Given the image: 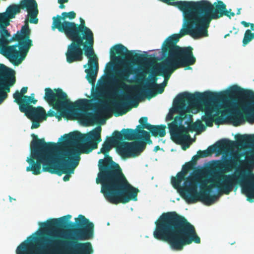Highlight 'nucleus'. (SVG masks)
<instances>
[{
	"label": "nucleus",
	"instance_id": "f257e3e1",
	"mask_svg": "<svg viewBox=\"0 0 254 254\" xmlns=\"http://www.w3.org/2000/svg\"><path fill=\"white\" fill-rule=\"evenodd\" d=\"M200 104L204 111L201 120L207 127H212L213 122H222L226 117L235 127L245 121L254 123V92L252 90L234 85L229 90L219 93L184 92L174 101V110L179 116L168 124L171 138L176 143L181 144L189 139V131L204 128L200 121L192 122V115L190 114Z\"/></svg>",
	"mask_w": 254,
	"mask_h": 254
},
{
	"label": "nucleus",
	"instance_id": "f03ea898",
	"mask_svg": "<svg viewBox=\"0 0 254 254\" xmlns=\"http://www.w3.org/2000/svg\"><path fill=\"white\" fill-rule=\"evenodd\" d=\"M237 143L243 148L250 150L235 156L233 159L224 162L215 161L209 169H198L185 179L186 174L182 171L176 177H172L173 187L178 190L182 197L189 203L198 201L210 205L218 198L216 194L210 195L212 185L208 175H212L219 181L215 187L225 194H229L235 187L240 186L247 200L253 202L254 199V135H241L237 138Z\"/></svg>",
	"mask_w": 254,
	"mask_h": 254
},
{
	"label": "nucleus",
	"instance_id": "7ed1b4c3",
	"mask_svg": "<svg viewBox=\"0 0 254 254\" xmlns=\"http://www.w3.org/2000/svg\"><path fill=\"white\" fill-rule=\"evenodd\" d=\"M30 158L26 161L29 164L26 171L32 172L35 175H39L42 171L59 176L65 174L63 180L69 181L70 174L79 164L80 152L76 149L63 147L58 148L55 142H46L44 138L39 139L34 133L31 134Z\"/></svg>",
	"mask_w": 254,
	"mask_h": 254
},
{
	"label": "nucleus",
	"instance_id": "20e7f679",
	"mask_svg": "<svg viewBox=\"0 0 254 254\" xmlns=\"http://www.w3.org/2000/svg\"><path fill=\"white\" fill-rule=\"evenodd\" d=\"M112 147L103 143L100 149L105 158L99 161L96 183L101 184V192L111 203L125 204L130 200L136 201L139 190L129 184L120 165L108 154Z\"/></svg>",
	"mask_w": 254,
	"mask_h": 254
},
{
	"label": "nucleus",
	"instance_id": "39448f33",
	"mask_svg": "<svg viewBox=\"0 0 254 254\" xmlns=\"http://www.w3.org/2000/svg\"><path fill=\"white\" fill-rule=\"evenodd\" d=\"M172 37L167 38L162 46V52L165 57L161 63L153 69L151 72V77L146 84L140 87L134 88V90L140 98L144 97L148 99L156 95L153 91L154 86L157 84V75L163 76L169 79L171 74L180 67L193 65L196 62L193 55V49L189 46L180 47L177 45L178 38L171 40Z\"/></svg>",
	"mask_w": 254,
	"mask_h": 254
},
{
	"label": "nucleus",
	"instance_id": "423d86ee",
	"mask_svg": "<svg viewBox=\"0 0 254 254\" xmlns=\"http://www.w3.org/2000/svg\"><path fill=\"white\" fill-rule=\"evenodd\" d=\"M71 218V215L68 214L39 222L41 230L39 236L33 238V241H28L31 238L28 237L17 247L16 254H61L64 250H66V245L64 235L60 229L65 228Z\"/></svg>",
	"mask_w": 254,
	"mask_h": 254
},
{
	"label": "nucleus",
	"instance_id": "0eeeda50",
	"mask_svg": "<svg viewBox=\"0 0 254 254\" xmlns=\"http://www.w3.org/2000/svg\"><path fill=\"white\" fill-rule=\"evenodd\" d=\"M154 237L167 242L171 248L181 251L192 242L200 243L194 227L184 216L175 211L163 213L155 222Z\"/></svg>",
	"mask_w": 254,
	"mask_h": 254
},
{
	"label": "nucleus",
	"instance_id": "6e6552de",
	"mask_svg": "<svg viewBox=\"0 0 254 254\" xmlns=\"http://www.w3.org/2000/svg\"><path fill=\"white\" fill-rule=\"evenodd\" d=\"M80 21L79 24L75 22L67 23L70 30L66 37L71 42L68 45L65 53L66 61L69 64L81 61L84 51L89 59L88 68L85 70L86 77L89 83L93 84L98 70V58L93 49L94 35L91 30L86 26L84 19L80 18Z\"/></svg>",
	"mask_w": 254,
	"mask_h": 254
},
{
	"label": "nucleus",
	"instance_id": "1a4fd4ad",
	"mask_svg": "<svg viewBox=\"0 0 254 254\" xmlns=\"http://www.w3.org/2000/svg\"><path fill=\"white\" fill-rule=\"evenodd\" d=\"M31 30L28 20L26 19L24 25L17 31L11 38V41H17V44L12 46L4 44L0 46V52L14 65H18L25 58L30 48L33 45L30 39Z\"/></svg>",
	"mask_w": 254,
	"mask_h": 254
},
{
	"label": "nucleus",
	"instance_id": "9d476101",
	"mask_svg": "<svg viewBox=\"0 0 254 254\" xmlns=\"http://www.w3.org/2000/svg\"><path fill=\"white\" fill-rule=\"evenodd\" d=\"M102 127L98 126L86 134L72 132L63 136L64 141L60 145L64 147L76 149L81 153L88 154L97 149L102 141Z\"/></svg>",
	"mask_w": 254,
	"mask_h": 254
},
{
	"label": "nucleus",
	"instance_id": "9b49d317",
	"mask_svg": "<svg viewBox=\"0 0 254 254\" xmlns=\"http://www.w3.org/2000/svg\"><path fill=\"white\" fill-rule=\"evenodd\" d=\"M201 3V0L196 2L180 1L174 2V5L176 4L184 13V23L179 34H173L168 38L172 37V40L178 38L179 41L181 37L190 35L193 38H197Z\"/></svg>",
	"mask_w": 254,
	"mask_h": 254
},
{
	"label": "nucleus",
	"instance_id": "f8f14e48",
	"mask_svg": "<svg viewBox=\"0 0 254 254\" xmlns=\"http://www.w3.org/2000/svg\"><path fill=\"white\" fill-rule=\"evenodd\" d=\"M227 15L226 5L221 0L212 4L210 2L202 0L200 6L197 38L208 36L207 29L212 20L217 19Z\"/></svg>",
	"mask_w": 254,
	"mask_h": 254
},
{
	"label": "nucleus",
	"instance_id": "ddd939ff",
	"mask_svg": "<svg viewBox=\"0 0 254 254\" xmlns=\"http://www.w3.org/2000/svg\"><path fill=\"white\" fill-rule=\"evenodd\" d=\"M75 223L69 222L72 236L70 240L83 241L92 239L94 235V224L82 215L75 218Z\"/></svg>",
	"mask_w": 254,
	"mask_h": 254
},
{
	"label": "nucleus",
	"instance_id": "4468645a",
	"mask_svg": "<svg viewBox=\"0 0 254 254\" xmlns=\"http://www.w3.org/2000/svg\"><path fill=\"white\" fill-rule=\"evenodd\" d=\"M44 100L48 104L58 111H64L71 106L72 103L68 99L67 94L61 88L45 89Z\"/></svg>",
	"mask_w": 254,
	"mask_h": 254
},
{
	"label": "nucleus",
	"instance_id": "2eb2a0df",
	"mask_svg": "<svg viewBox=\"0 0 254 254\" xmlns=\"http://www.w3.org/2000/svg\"><path fill=\"white\" fill-rule=\"evenodd\" d=\"M110 58L112 61L125 64L128 59L133 58L135 61L140 63L150 62L151 58L147 55L135 54L129 51L123 45L119 44L114 45L110 50Z\"/></svg>",
	"mask_w": 254,
	"mask_h": 254
},
{
	"label": "nucleus",
	"instance_id": "dca6fc26",
	"mask_svg": "<svg viewBox=\"0 0 254 254\" xmlns=\"http://www.w3.org/2000/svg\"><path fill=\"white\" fill-rule=\"evenodd\" d=\"M241 135H238L236 137V142L227 139H223L221 140H219L216 144L209 146L206 150L203 151L198 150L197 152V154L198 155H199V158H205L211 155L212 153L217 151H226L232 149L233 148L236 146V145H237L238 147H240L243 150H245L244 152H242V153H244L251 149L249 148L244 149L238 144V143H237V138H239ZM243 135H254V134H243ZM241 154H242V153L235 154L230 160L233 159L234 156H239V155ZM228 160L229 159L226 160V161ZM225 161H226V160H225ZM223 162H224V161Z\"/></svg>",
	"mask_w": 254,
	"mask_h": 254
},
{
	"label": "nucleus",
	"instance_id": "f3484780",
	"mask_svg": "<svg viewBox=\"0 0 254 254\" xmlns=\"http://www.w3.org/2000/svg\"><path fill=\"white\" fill-rule=\"evenodd\" d=\"M21 9H25L27 11L31 23H38V4L35 0H21L19 4L9 5L6 11L10 14L11 17L15 18L16 14L19 13Z\"/></svg>",
	"mask_w": 254,
	"mask_h": 254
},
{
	"label": "nucleus",
	"instance_id": "a211bd4d",
	"mask_svg": "<svg viewBox=\"0 0 254 254\" xmlns=\"http://www.w3.org/2000/svg\"><path fill=\"white\" fill-rule=\"evenodd\" d=\"M0 104L7 97L10 87L16 81L15 71L5 65L0 64Z\"/></svg>",
	"mask_w": 254,
	"mask_h": 254
},
{
	"label": "nucleus",
	"instance_id": "6ab92c4d",
	"mask_svg": "<svg viewBox=\"0 0 254 254\" xmlns=\"http://www.w3.org/2000/svg\"><path fill=\"white\" fill-rule=\"evenodd\" d=\"M137 69H133L131 66H125L116 72L117 87L121 90H124L128 88V86L126 82L128 81V79L131 74H136L137 78L141 80L145 79L147 71L143 69L141 72L136 73Z\"/></svg>",
	"mask_w": 254,
	"mask_h": 254
},
{
	"label": "nucleus",
	"instance_id": "aec40b11",
	"mask_svg": "<svg viewBox=\"0 0 254 254\" xmlns=\"http://www.w3.org/2000/svg\"><path fill=\"white\" fill-rule=\"evenodd\" d=\"M146 141L142 140L132 142L123 141L120 143L117 149L123 156L126 157L138 156L146 147Z\"/></svg>",
	"mask_w": 254,
	"mask_h": 254
},
{
	"label": "nucleus",
	"instance_id": "412c9836",
	"mask_svg": "<svg viewBox=\"0 0 254 254\" xmlns=\"http://www.w3.org/2000/svg\"><path fill=\"white\" fill-rule=\"evenodd\" d=\"M76 17V13L74 11H71L68 12H63L61 15H57L52 18L53 22L52 24V29L55 30L58 29L61 33H63L66 36L70 29L68 26V23H74L65 20L66 18L69 20H72Z\"/></svg>",
	"mask_w": 254,
	"mask_h": 254
},
{
	"label": "nucleus",
	"instance_id": "4be33fe9",
	"mask_svg": "<svg viewBox=\"0 0 254 254\" xmlns=\"http://www.w3.org/2000/svg\"><path fill=\"white\" fill-rule=\"evenodd\" d=\"M66 250L68 254H93L94 250L90 242H79L78 241H65Z\"/></svg>",
	"mask_w": 254,
	"mask_h": 254
},
{
	"label": "nucleus",
	"instance_id": "5701e85b",
	"mask_svg": "<svg viewBox=\"0 0 254 254\" xmlns=\"http://www.w3.org/2000/svg\"><path fill=\"white\" fill-rule=\"evenodd\" d=\"M123 140L142 139L149 144L152 143L149 133L143 129L123 128L120 132Z\"/></svg>",
	"mask_w": 254,
	"mask_h": 254
},
{
	"label": "nucleus",
	"instance_id": "b1692460",
	"mask_svg": "<svg viewBox=\"0 0 254 254\" xmlns=\"http://www.w3.org/2000/svg\"><path fill=\"white\" fill-rule=\"evenodd\" d=\"M6 11L5 12L0 13V46L4 44H9L11 39L8 40L7 37L10 36L6 27L9 25L10 19L14 18Z\"/></svg>",
	"mask_w": 254,
	"mask_h": 254
},
{
	"label": "nucleus",
	"instance_id": "393cba45",
	"mask_svg": "<svg viewBox=\"0 0 254 254\" xmlns=\"http://www.w3.org/2000/svg\"><path fill=\"white\" fill-rule=\"evenodd\" d=\"M29 104H27L23 106H20V112L24 113L29 119H41L42 121L46 120V113L43 107L39 106L36 108Z\"/></svg>",
	"mask_w": 254,
	"mask_h": 254
},
{
	"label": "nucleus",
	"instance_id": "a878e982",
	"mask_svg": "<svg viewBox=\"0 0 254 254\" xmlns=\"http://www.w3.org/2000/svg\"><path fill=\"white\" fill-rule=\"evenodd\" d=\"M132 100V97L129 94L125 93L121 97L119 101L115 103L113 111L116 116H123L126 114L131 109L129 102Z\"/></svg>",
	"mask_w": 254,
	"mask_h": 254
},
{
	"label": "nucleus",
	"instance_id": "bb28decb",
	"mask_svg": "<svg viewBox=\"0 0 254 254\" xmlns=\"http://www.w3.org/2000/svg\"><path fill=\"white\" fill-rule=\"evenodd\" d=\"M28 90L27 87H23L20 92L16 91L13 95L14 102H16L20 108V106H23L27 104L32 103L35 104L37 100L34 99V94L33 93L30 96L24 95Z\"/></svg>",
	"mask_w": 254,
	"mask_h": 254
},
{
	"label": "nucleus",
	"instance_id": "cd10ccee",
	"mask_svg": "<svg viewBox=\"0 0 254 254\" xmlns=\"http://www.w3.org/2000/svg\"><path fill=\"white\" fill-rule=\"evenodd\" d=\"M150 127L148 130L151 135L155 137H164L166 135V126L161 125H152L149 126Z\"/></svg>",
	"mask_w": 254,
	"mask_h": 254
},
{
	"label": "nucleus",
	"instance_id": "c85d7f7f",
	"mask_svg": "<svg viewBox=\"0 0 254 254\" xmlns=\"http://www.w3.org/2000/svg\"><path fill=\"white\" fill-rule=\"evenodd\" d=\"M123 140L121 133L117 130H115L113 133V136H107L104 143L111 145L112 147L114 143H117Z\"/></svg>",
	"mask_w": 254,
	"mask_h": 254
},
{
	"label": "nucleus",
	"instance_id": "c756f323",
	"mask_svg": "<svg viewBox=\"0 0 254 254\" xmlns=\"http://www.w3.org/2000/svg\"><path fill=\"white\" fill-rule=\"evenodd\" d=\"M253 39H254V33H252L251 30L247 29L244 34L243 45L245 46Z\"/></svg>",
	"mask_w": 254,
	"mask_h": 254
},
{
	"label": "nucleus",
	"instance_id": "7c9ffc66",
	"mask_svg": "<svg viewBox=\"0 0 254 254\" xmlns=\"http://www.w3.org/2000/svg\"><path fill=\"white\" fill-rule=\"evenodd\" d=\"M148 118L146 117H141L139 120V122L140 123V125H138L136 127L137 129H143V128H146L148 130L149 129L150 127L152 125L148 124L147 123Z\"/></svg>",
	"mask_w": 254,
	"mask_h": 254
},
{
	"label": "nucleus",
	"instance_id": "2f4dec72",
	"mask_svg": "<svg viewBox=\"0 0 254 254\" xmlns=\"http://www.w3.org/2000/svg\"><path fill=\"white\" fill-rule=\"evenodd\" d=\"M89 101L87 99H80L74 103L75 107L79 110L86 109L88 106Z\"/></svg>",
	"mask_w": 254,
	"mask_h": 254
},
{
	"label": "nucleus",
	"instance_id": "473e14b6",
	"mask_svg": "<svg viewBox=\"0 0 254 254\" xmlns=\"http://www.w3.org/2000/svg\"><path fill=\"white\" fill-rule=\"evenodd\" d=\"M194 167L195 166H194V164H193V163L191 162H187L185 165H183L182 171L187 174L189 171L193 169Z\"/></svg>",
	"mask_w": 254,
	"mask_h": 254
},
{
	"label": "nucleus",
	"instance_id": "72a5a7b5",
	"mask_svg": "<svg viewBox=\"0 0 254 254\" xmlns=\"http://www.w3.org/2000/svg\"><path fill=\"white\" fill-rule=\"evenodd\" d=\"M114 64L111 62H109L106 65L105 69V73L107 75H111L114 69Z\"/></svg>",
	"mask_w": 254,
	"mask_h": 254
},
{
	"label": "nucleus",
	"instance_id": "f704fd0d",
	"mask_svg": "<svg viewBox=\"0 0 254 254\" xmlns=\"http://www.w3.org/2000/svg\"><path fill=\"white\" fill-rule=\"evenodd\" d=\"M153 91L157 93L161 94L164 90V85L163 84H156L153 88Z\"/></svg>",
	"mask_w": 254,
	"mask_h": 254
},
{
	"label": "nucleus",
	"instance_id": "c9c22d12",
	"mask_svg": "<svg viewBox=\"0 0 254 254\" xmlns=\"http://www.w3.org/2000/svg\"><path fill=\"white\" fill-rule=\"evenodd\" d=\"M32 121V124L31 127V129L37 128L40 127L39 122L41 119H30Z\"/></svg>",
	"mask_w": 254,
	"mask_h": 254
},
{
	"label": "nucleus",
	"instance_id": "e433bc0d",
	"mask_svg": "<svg viewBox=\"0 0 254 254\" xmlns=\"http://www.w3.org/2000/svg\"><path fill=\"white\" fill-rule=\"evenodd\" d=\"M199 158V155H198L197 154L196 155H194L192 157L191 161L190 162L193 163V164H194V166H195L196 164V162Z\"/></svg>",
	"mask_w": 254,
	"mask_h": 254
},
{
	"label": "nucleus",
	"instance_id": "4c0bfd02",
	"mask_svg": "<svg viewBox=\"0 0 254 254\" xmlns=\"http://www.w3.org/2000/svg\"><path fill=\"white\" fill-rule=\"evenodd\" d=\"M47 115V116H49V117H54V116H55L56 115V113H55V112L52 110H50L47 114H46Z\"/></svg>",
	"mask_w": 254,
	"mask_h": 254
},
{
	"label": "nucleus",
	"instance_id": "58836bf2",
	"mask_svg": "<svg viewBox=\"0 0 254 254\" xmlns=\"http://www.w3.org/2000/svg\"><path fill=\"white\" fill-rule=\"evenodd\" d=\"M226 12L227 15H225V16H227L229 17V18H231L232 16H234L235 15V13L233 12H229L226 9Z\"/></svg>",
	"mask_w": 254,
	"mask_h": 254
},
{
	"label": "nucleus",
	"instance_id": "ea45409f",
	"mask_svg": "<svg viewBox=\"0 0 254 254\" xmlns=\"http://www.w3.org/2000/svg\"><path fill=\"white\" fill-rule=\"evenodd\" d=\"M241 23L245 27H248L250 24V23L247 22L245 21H242L241 22Z\"/></svg>",
	"mask_w": 254,
	"mask_h": 254
},
{
	"label": "nucleus",
	"instance_id": "a19ab883",
	"mask_svg": "<svg viewBox=\"0 0 254 254\" xmlns=\"http://www.w3.org/2000/svg\"><path fill=\"white\" fill-rule=\"evenodd\" d=\"M101 111L103 112H106L108 110V107L107 106H103L101 108Z\"/></svg>",
	"mask_w": 254,
	"mask_h": 254
},
{
	"label": "nucleus",
	"instance_id": "79ce46f5",
	"mask_svg": "<svg viewBox=\"0 0 254 254\" xmlns=\"http://www.w3.org/2000/svg\"><path fill=\"white\" fill-rule=\"evenodd\" d=\"M58 1L60 4H62L67 2L68 0H58Z\"/></svg>",
	"mask_w": 254,
	"mask_h": 254
},
{
	"label": "nucleus",
	"instance_id": "37998d69",
	"mask_svg": "<svg viewBox=\"0 0 254 254\" xmlns=\"http://www.w3.org/2000/svg\"><path fill=\"white\" fill-rule=\"evenodd\" d=\"M250 26V27H251V30L254 31V23H251Z\"/></svg>",
	"mask_w": 254,
	"mask_h": 254
},
{
	"label": "nucleus",
	"instance_id": "c03bdc74",
	"mask_svg": "<svg viewBox=\"0 0 254 254\" xmlns=\"http://www.w3.org/2000/svg\"><path fill=\"white\" fill-rule=\"evenodd\" d=\"M59 8L61 9H63L65 8V5L64 4V3L60 4L59 5Z\"/></svg>",
	"mask_w": 254,
	"mask_h": 254
},
{
	"label": "nucleus",
	"instance_id": "a18cd8bd",
	"mask_svg": "<svg viewBox=\"0 0 254 254\" xmlns=\"http://www.w3.org/2000/svg\"><path fill=\"white\" fill-rule=\"evenodd\" d=\"M168 80V79H166V80H165V79H164V82H163V83L162 84H163V85H164V87L166 86V84H167V80Z\"/></svg>",
	"mask_w": 254,
	"mask_h": 254
},
{
	"label": "nucleus",
	"instance_id": "49530a36",
	"mask_svg": "<svg viewBox=\"0 0 254 254\" xmlns=\"http://www.w3.org/2000/svg\"><path fill=\"white\" fill-rule=\"evenodd\" d=\"M160 149V147L159 146H156L154 147V151H157V150Z\"/></svg>",
	"mask_w": 254,
	"mask_h": 254
},
{
	"label": "nucleus",
	"instance_id": "de8ad7c7",
	"mask_svg": "<svg viewBox=\"0 0 254 254\" xmlns=\"http://www.w3.org/2000/svg\"><path fill=\"white\" fill-rule=\"evenodd\" d=\"M233 29L235 30V34H237L238 32V29H236V28L234 27Z\"/></svg>",
	"mask_w": 254,
	"mask_h": 254
},
{
	"label": "nucleus",
	"instance_id": "09e8293b",
	"mask_svg": "<svg viewBox=\"0 0 254 254\" xmlns=\"http://www.w3.org/2000/svg\"><path fill=\"white\" fill-rule=\"evenodd\" d=\"M232 33V31H230V32H229L228 34H227L225 35L224 36V38H226V37H227L228 36H229V35H230V33Z\"/></svg>",
	"mask_w": 254,
	"mask_h": 254
},
{
	"label": "nucleus",
	"instance_id": "8fccbe9b",
	"mask_svg": "<svg viewBox=\"0 0 254 254\" xmlns=\"http://www.w3.org/2000/svg\"><path fill=\"white\" fill-rule=\"evenodd\" d=\"M240 10H241V9H238V11L237 12V14L239 15V14H240L241 13Z\"/></svg>",
	"mask_w": 254,
	"mask_h": 254
},
{
	"label": "nucleus",
	"instance_id": "3c124183",
	"mask_svg": "<svg viewBox=\"0 0 254 254\" xmlns=\"http://www.w3.org/2000/svg\"><path fill=\"white\" fill-rule=\"evenodd\" d=\"M137 105H138V104H137V103H136V104H134V105H133V107H136L137 106Z\"/></svg>",
	"mask_w": 254,
	"mask_h": 254
},
{
	"label": "nucleus",
	"instance_id": "603ef678",
	"mask_svg": "<svg viewBox=\"0 0 254 254\" xmlns=\"http://www.w3.org/2000/svg\"><path fill=\"white\" fill-rule=\"evenodd\" d=\"M183 149H184V150H185V149H186V148H185V147H183Z\"/></svg>",
	"mask_w": 254,
	"mask_h": 254
},
{
	"label": "nucleus",
	"instance_id": "864d4df0",
	"mask_svg": "<svg viewBox=\"0 0 254 254\" xmlns=\"http://www.w3.org/2000/svg\"><path fill=\"white\" fill-rule=\"evenodd\" d=\"M84 67H86V64H85L84 66Z\"/></svg>",
	"mask_w": 254,
	"mask_h": 254
}]
</instances>
